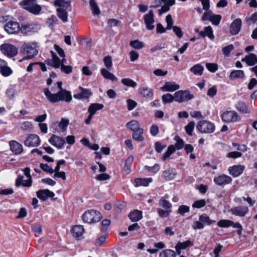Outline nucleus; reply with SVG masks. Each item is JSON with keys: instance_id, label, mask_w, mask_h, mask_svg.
Instances as JSON below:
<instances>
[{"instance_id": "nucleus-1", "label": "nucleus", "mask_w": 257, "mask_h": 257, "mask_svg": "<svg viewBox=\"0 0 257 257\" xmlns=\"http://www.w3.org/2000/svg\"><path fill=\"white\" fill-rule=\"evenodd\" d=\"M43 92L48 100L52 103L60 101L69 102L72 99L71 92L65 89L59 90L56 93H52L48 88H45L43 89Z\"/></svg>"}, {"instance_id": "nucleus-2", "label": "nucleus", "mask_w": 257, "mask_h": 257, "mask_svg": "<svg viewBox=\"0 0 257 257\" xmlns=\"http://www.w3.org/2000/svg\"><path fill=\"white\" fill-rule=\"evenodd\" d=\"M54 5L59 7L57 9L58 17L63 22H66L68 20V13L66 10L70 7V2H65L64 0H56L54 2Z\"/></svg>"}, {"instance_id": "nucleus-3", "label": "nucleus", "mask_w": 257, "mask_h": 257, "mask_svg": "<svg viewBox=\"0 0 257 257\" xmlns=\"http://www.w3.org/2000/svg\"><path fill=\"white\" fill-rule=\"evenodd\" d=\"M37 43L29 42L24 43L22 47L23 53L26 56L24 59H31L34 58L38 53Z\"/></svg>"}, {"instance_id": "nucleus-4", "label": "nucleus", "mask_w": 257, "mask_h": 257, "mask_svg": "<svg viewBox=\"0 0 257 257\" xmlns=\"http://www.w3.org/2000/svg\"><path fill=\"white\" fill-rule=\"evenodd\" d=\"M101 218V213L97 210H88L84 213L82 216L83 221L88 223L98 222Z\"/></svg>"}, {"instance_id": "nucleus-5", "label": "nucleus", "mask_w": 257, "mask_h": 257, "mask_svg": "<svg viewBox=\"0 0 257 257\" xmlns=\"http://www.w3.org/2000/svg\"><path fill=\"white\" fill-rule=\"evenodd\" d=\"M35 2L36 0H23L20 4L24 9L33 14L38 15L41 11V7L36 4Z\"/></svg>"}, {"instance_id": "nucleus-6", "label": "nucleus", "mask_w": 257, "mask_h": 257, "mask_svg": "<svg viewBox=\"0 0 257 257\" xmlns=\"http://www.w3.org/2000/svg\"><path fill=\"white\" fill-rule=\"evenodd\" d=\"M217 225L219 227L222 228H227L232 226L233 228L237 229L236 233L238 235H240L241 234L242 227L239 222H234L230 220L221 219L218 221Z\"/></svg>"}, {"instance_id": "nucleus-7", "label": "nucleus", "mask_w": 257, "mask_h": 257, "mask_svg": "<svg viewBox=\"0 0 257 257\" xmlns=\"http://www.w3.org/2000/svg\"><path fill=\"white\" fill-rule=\"evenodd\" d=\"M196 127L200 133L204 134H211L215 131L214 124L206 120L200 121Z\"/></svg>"}, {"instance_id": "nucleus-8", "label": "nucleus", "mask_w": 257, "mask_h": 257, "mask_svg": "<svg viewBox=\"0 0 257 257\" xmlns=\"http://www.w3.org/2000/svg\"><path fill=\"white\" fill-rule=\"evenodd\" d=\"M0 50L2 53L9 57H13L18 54V49L14 45L9 44H4L1 45Z\"/></svg>"}, {"instance_id": "nucleus-9", "label": "nucleus", "mask_w": 257, "mask_h": 257, "mask_svg": "<svg viewBox=\"0 0 257 257\" xmlns=\"http://www.w3.org/2000/svg\"><path fill=\"white\" fill-rule=\"evenodd\" d=\"M193 97L192 94L188 90H180L174 93L175 101L179 102L187 101Z\"/></svg>"}, {"instance_id": "nucleus-10", "label": "nucleus", "mask_w": 257, "mask_h": 257, "mask_svg": "<svg viewBox=\"0 0 257 257\" xmlns=\"http://www.w3.org/2000/svg\"><path fill=\"white\" fill-rule=\"evenodd\" d=\"M222 120L226 122H235L238 120V113L233 110H227L224 112L221 115Z\"/></svg>"}, {"instance_id": "nucleus-11", "label": "nucleus", "mask_w": 257, "mask_h": 257, "mask_svg": "<svg viewBox=\"0 0 257 257\" xmlns=\"http://www.w3.org/2000/svg\"><path fill=\"white\" fill-rule=\"evenodd\" d=\"M69 121L68 118H62L60 122H55L52 125V128L57 132H64L69 124Z\"/></svg>"}, {"instance_id": "nucleus-12", "label": "nucleus", "mask_w": 257, "mask_h": 257, "mask_svg": "<svg viewBox=\"0 0 257 257\" xmlns=\"http://www.w3.org/2000/svg\"><path fill=\"white\" fill-rule=\"evenodd\" d=\"M40 139L36 134L29 135L24 142V145L29 147H38L40 144Z\"/></svg>"}, {"instance_id": "nucleus-13", "label": "nucleus", "mask_w": 257, "mask_h": 257, "mask_svg": "<svg viewBox=\"0 0 257 257\" xmlns=\"http://www.w3.org/2000/svg\"><path fill=\"white\" fill-rule=\"evenodd\" d=\"M49 142L53 146L59 149H61L63 148L64 144H65V139L55 135H52L49 140Z\"/></svg>"}, {"instance_id": "nucleus-14", "label": "nucleus", "mask_w": 257, "mask_h": 257, "mask_svg": "<svg viewBox=\"0 0 257 257\" xmlns=\"http://www.w3.org/2000/svg\"><path fill=\"white\" fill-rule=\"evenodd\" d=\"M144 19L147 29L149 30L154 29L155 27L153 24L155 20L154 19V13L152 10H150L148 14L144 16Z\"/></svg>"}, {"instance_id": "nucleus-15", "label": "nucleus", "mask_w": 257, "mask_h": 257, "mask_svg": "<svg viewBox=\"0 0 257 257\" xmlns=\"http://www.w3.org/2000/svg\"><path fill=\"white\" fill-rule=\"evenodd\" d=\"M242 26V22L240 19L237 18L231 23L229 27L230 33L233 35L238 34Z\"/></svg>"}, {"instance_id": "nucleus-16", "label": "nucleus", "mask_w": 257, "mask_h": 257, "mask_svg": "<svg viewBox=\"0 0 257 257\" xmlns=\"http://www.w3.org/2000/svg\"><path fill=\"white\" fill-rule=\"evenodd\" d=\"M55 194L48 189L39 190L37 192V197L43 201L47 200L49 198H51L52 200H55V199L53 198Z\"/></svg>"}, {"instance_id": "nucleus-17", "label": "nucleus", "mask_w": 257, "mask_h": 257, "mask_svg": "<svg viewBox=\"0 0 257 257\" xmlns=\"http://www.w3.org/2000/svg\"><path fill=\"white\" fill-rule=\"evenodd\" d=\"M5 29L9 34H15L20 30V24L16 22L10 21L5 25Z\"/></svg>"}, {"instance_id": "nucleus-18", "label": "nucleus", "mask_w": 257, "mask_h": 257, "mask_svg": "<svg viewBox=\"0 0 257 257\" xmlns=\"http://www.w3.org/2000/svg\"><path fill=\"white\" fill-rule=\"evenodd\" d=\"M232 178L227 175L222 174L214 178V182L218 185H226L232 182Z\"/></svg>"}, {"instance_id": "nucleus-19", "label": "nucleus", "mask_w": 257, "mask_h": 257, "mask_svg": "<svg viewBox=\"0 0 257 257\" xmlns=\"http://www.w3.org/2000/svg\"><path fill=\"white\" fill-rule=\"evenodd\" d=\"M244 169L243 166L238 165H234L228 169L229 173L234 177H236L241 174Z\"/></svg>"}, {"instance_id": "nucleus-20", "label": "nucleus", "mask_w": 257, "mask_h": 257, "mask_svg": "<svg viewBox=\"0 0 257 257\" xmlns=\"http://www.w3.org/2000/svg\"><path fill=\"white\" fill-rule=\"evenodd\" d=\"M11 150L16 155L20 154L23 152L22 145L15 141H11L9 142Z\"/></svg>"}, {"instance_id": "nucleus-21", "label": "nucleus", "mask_w": 257, "mask_h": 257, "mask_svg": "<svg viewBox=\"0 0 257 257\" xmlns=\"http://www.w3.org/2000/svg\"><path fill=\"white\" fill-rule=\"evenodd\" d=\"M179 85L176 84L175 82H166L161 89L163 91H174L179 88Z\"/></svg>"}, {"instance_id": "nucleus-22", "label": "nucleus", "mask_w": 257, "mask_h": 257, "mask_svg": "<svg viewBox=\"0 0 257 257\" xmlns=\"http://www.w3.org/2000/svg\"><path fill=\"white\" fill-rule=\"evenodd\" d=\"M177 175L175 169H168L163 172L162 177L166 181H170L175 178Z\"/></svg>"}, {"instance_id": "nucleus-23", "label": "nucleus", "mask_w": 257, "mask_h": 257, "mask_svg": "<svg viewBox=\"0 0 257 257\" xmlns=\"http://www.w3.org/2000/svg\"><path fill=\"white\" fill-rule=\"evenodd\" d=\"M143 213L140 210H134L128 215L130 219L133 222H137L140 220L143 217Z\"/></svg>"}, {"instance_id": "nucleus-24", "label": "nucleus", "mask_w": 257, "mask_h": 257, "mask_svg": "<svg viewBox=\"0 0 257 257\" xmlns=\"http://www.w3.org/2000/svg\"><path fill=\"white\" fill-rule=\"evenodd\" d=\"M257 56L253 53H250L241 59L242 62H245L248 66H253L256 62Z\"/></svg>"}, {"instance_id": "nucleus-25", "label": "nucleus", "mask_w": 257, "mask_h": 257, "mask_svg": "<svg viewBox=\"0 0 257 257\" xmlns=\"http://www.w3.org/2000/svg\"><path fill=\"white\" fill-rule=\"evenodd\" d=\"M51 54L52 56V60L48 61L47 64L53 66L55 68H58L61 64V60L53 51H51Z\"/></svg>"}, {"instance_id": "nucleus-26", "label": "nucleus", "mask_w": 257, "mask_h": 257, "mask_svg": "<svg viewBox=\"0 0 257 257\" xmlns=\"http://www.w3.org/2000/svg\"><path fill=\"white\" fill-rule=\"evenodd\" d=\"M84 231V229L83 226L80 225H74L71 230V233L75 237L81 236L83 234Z\"/></svg>"}, {"instance_id": "nucleus-27", "label": "nucleus", "mask_w": 257, "mask_h": 257, "mask_svg": "<svg viewBox=\"0 0 257 257\" xmlns=\"http://www.w3.org/2000/svg\"><path fill=\"white\" fill-rule=\"evenodd\" d=\"M0 67V72L5 77H8L13 73L12 69L8 66L7 62L5 61V64Z\"/></svg>"}, {"instance_id": "nucleus-28", "label": "nucleus", "mask_w": 257, "mask_h": 257, "mask_svg": "<svg viewBox=\"0 0 257 257\" xmlns=\"http://www.w3.org/2000/svg\"><path fill=\"white\" fill-rule=\"evenodd\" d=\"M193 244L190 240H187L184 242H178L175 246V248L178 253L180 254L181 253V249H185L189 246H192Z\"/></svg>"}, {"instance_id": "nucleus-29", "label": "nucleus", "mask_w": 257, "mask_h": 257, "mask_svg": "<svg viewBox=\"0 0 257 257\" xmlns=\"http://www.w3.org/2000/svg\"><path fill=\"white\" fill-rule=\"evenodd\" d=\"M244 77V73L242 70H236L232 71L229 76L230 80H232L235 79H241Z\"/></svg>"}, {"instance_id": "nucleus-30", "label": "nucleus", "mask_w": 257, "mask_h": 257, "mask_svg": "<svg viewBox=\"0 0 257 257\" xmlns=\"http://www.w3.org/2000/svg\"><path fill=\"white\" fill-rule=\"evenodd\" d=\"M100 73L102 76L106 79H109L112 81H116L117 80V78L114 74L104 68L101 69Z\"/></svg>"}, {"instance_id": "nucleus-31", "label": "nucleus", "mask_w": 257, "mask_h": 257, "mask_svg": "<svg viewBox=\"0 0 257 257\" xmlns=\"http://www.w3.org/2000/svg\"><path fill=\"white\" fill-rule=\"evenodd\" d=\"M139 92L143 96L149 98H152L154 94L153 89L148 87L140 88Z\"/></svg>"}, {"instance_id": "nucleus-32", "label": "nucleus", "mask_w": 257, "mask_h": 257, "mask_svg": "<svg viewBox=\"0 0 257 257\" xmlns=\"http://www.w3.org/2000/svg\"><path fill=\"white\" fill-rule=\"evenodd\" d=\"M152 181V178H136L135 179V183L136 186H147Z\"/></svg>"}, {"instance_id": "nucleus-33", "label": "nucleus", "mask_w": 257, "mask_h": 257, "mask_svg": "<svg viewBox=\"0 0 257 257\" xmlns=\"http://www.w3.org/2000/svg\"><path fill=\"white\" fill-rule=\"evenodd\" d=\"M204 67L200 64H197L194 65L190 69V71L194 74L201 76L203 74Z\"/></svg>"}, {"instance_id": "nucleus-34", "label": "nucleus", "mask_w": 257, "mask_h": 257, "mask_svg": "<svg viewBox=\"0 0 257 257\" xmlns=\"http://www.w3.org/2000/svg\"><path fill=\"white\" fill-rule=\"evenodd\" d=\"M104 105L102 104L97 103H93L88 107V112L94 115L97 110L102 109Z\"/></svg>"}, {"instance_id": "nucleus-35", "label": "nucleus", "mask_w": 257, "mask_h": 257, "mask_svg": "<svg viewBox=\"0 0 257 257\" xmlns=\"http://www.w3.org/2000/svg\"><path fill=\"white\" fill-rule=\"evenodd\" d=\"M143 130L140 128L137 131L133 132L132 137L134 140L138 142H143L144 140V138L143 136Z\"/></svg>"}, {"instance_id": "nucleus-36", "label": "nucleus", "mask_w": 257, "mask_h": 257, "mask_svg": "<svg viewBox=\"0 0 257 257\" xmlns=\"http://www.w3.org/2000/svg\"><path fill=\"white\" fill-rule=\"evenodd\" d=\"M126 127L133 132L140 129V125L139 122L136 120H132L126 124Z\"/></svg>"}, {"instance_id": "nucleus-37", "label": "nucleus", "mask_w": 257, "mask_h": 257, "mask_svg": "<svg viewBox=\"0 0 257 257\" xmlns=\"http://www.w3.org/2000/svg\"><path fill=\"white\" fill-rule=\"evenodd\" d=\"M236 108L240 112L243 113H248L247 106L243 101H239L235 104Z\"/></svg>"}, {"instance_id": "nucleus-38", "label": "nucleus", "mask_w": 257, "mask_h": 257, "mask_svg": "<svg viewBox=\"0 0 257 257\" xmlns=\"http://www.w3.org/2000/svg\"><path fill=\"white\" fill-rule=\"evenodd\" d=\"M24 172L25 175L28 178L27 180V183H25L23 184V186L25 187H30L32 185V177L30 175V169L28 167H27L24 169Z\"/></svg>"}, {"instance_id": "nucleus-39", "label": "nucleus", "mask_w": 257, "mask_h": 257, "mask_svg": "<svg viewBox=\"0 0 257 257\" xmlns=\"http://www.w3.org/2000/svg\"><path fill=\"white\" fill-rule=\"evenodd\" d=\"M91 10L92 11V13L94 15H98L100 13V11L98 7V6L95 2V0H90L89 2Z\"/></svg>"}, {"instance_id": "nucleus-40", "label": "nucleus", "mask_w": 257, "mask_h": 257, "mask_svg": "<svg viewBox=\"0 0 257 257\" xmlns=\"http://www.w3.org/2000/svg\"><path fill=\"white\" fill-rule=\"evenodd\" d=\"M176 253L172 249H165L160 252V257H176Z\"/></svg>"}, {"instance_id": "nucleus-41", "label": "nucleus", "mask_w": 257, "mask_h": 257, "mask_svg": "<svg viewBox=\"0 0 257 257\" xmlns=\"http://www.w3.org/2000/svg\"><path fill=\"white\" fill-rule=\"evenodd\" d=\"M176 150V148L173 145H170L168 147L167 151L164 154L162 157L163 161L168 159Z\"/></svg>"}, {"instance_id": "nucleus-42", "label": "nucleus", "mask_w": 257, "mask_h": 257, "mask_svg": "<svg viewBox=\"0 0 257 257\" xmlns=\"http://www.w3.org/2000/svg\"><path fill=\"white\" fill-rule=\"evenodd\" d=\"M121 83L125 86L135 88L137 86V83L130 78H123L121 80Z\"/></svg>"}, {"instance_id": "nucleus-43", "label": "nucleus", "mask_w": 257, "mask_h": 257, "mask_svg": "<svg viewBox=\"0 0 257 257\" xmlns=\"http://www.w3.org/2000/svg\"><path fill=\"white\" fill-rule=\"evenodd\" d=\"M130 45L132 47L136 49H141L144 47V43L138 40L131 41Z\"/></svg>"}, {"instance_id": "nucleus-44", "label": "nucleus", "mask_w": 257, "mask_h": 257, "mask_svg": "<svg viewBox=\"0 0 257 257\" xmlns=\"http://www.w3.org/2000/svg\"><path fill=\"white\" fill-rule=\"evenodd\" d=\"M199 220L201 221L203 224L205 223L207 225H210L215 222V220H211L209 217L205 214L200 215Z\"/></svg>"}, {"instance_id": "nucleus-45", "label": "nucleus", "mask_w": 257, "mask_h": 257, "mask_svg": "<svg viewBox=\"0 0 257 257\" xmlns=\"http://www.w3.org/2000/svg\"><path fill=\"white\" fill-rule=\"evenodd\" d=\"M162 99V101L164 104L171 103L175 100L174 95L173 96L170 93H167L163 95Z\"/></svg>"}, {"instance_id": "nucleus-46", "label": "nucleus", "mask_w": 257, "mask_h": 257, "mask_svg": "<svg viewBox=\"0 0 257 257\" xmlns=\"http://www.w3.org/2000/svg\"><path fill=\"white\" fill-rule=\"evenodd\" d=\"M34 28V27L32 25H24L22 26L20 30L22 33L27 34L31 32Z\"/></svg>"}, {"instance_id": "nucleus-47", "label": "nucleus", "mask_w": 257, "mask_h": 257, "mask_svg": "<svg viewBox=\"0 0 257 257\" xmlns=\"http://www.w3.org/2000/svg\"><path fill=\"white\" fill-rule=\"evenodd\" d=\"M195 123L194 121H191L188 124L185 126V130L186 131V133L189 136L192 135V132L194 130Z\"/></svg>"}, {"instance_id": "nucleus-48", "label": "nucleus", "mask_w": 257, "mask_h": 257, "mask_svg": "<svg viewBox=\"0 0 257 257\" xmlns=\"http://www.w3.org/2000/svg\"><path fill=\"white\" fill-rule=\"evenodd\" d=\"M79 88L84 98H88L92 95V93L89 89L84 88L81 86H80Z\"/></svg>"}, {"instance_id": "nucleus-49", "label": "nucleus", "mask_w": 257, "mask_h": 257, "mask_svg": "<svg viewBox=\"0 0 257 257\" xmlns=\"http://www.w3.org/2000/svg\"><path fill=\"white\" fill-rule=\"evenodd\" d=\"M58 19L55 16L52 15L47 20V24L50 28H52L54 24H57Z\"/></svg>"}, {"instance_id": "nucleus-50", "label": "nucleus", "mask_w": 257, "mask_h": 257, "mask_svg": "<svg viewBox=\"0 0 257 257\" xmlns=\"http://www.w3.org/2000/svg\"><path fill=\"white\" fill-rule=\"evenodd\" d=\"M221 19V16L220 15H214L212 16L210 20L213 25L217 26L220 23Z\"/></svg>"}, {"instance_id": "nucleus-51", "label": "nucleus", "mask_w": 257, "mask_h": 257, "mask_svg": "<svg viewBox=\"0 0 257 257\" xmlns=\"http://www.w3.org/2000/svg\"><path fill=\"white\" fill-rule=\"evenodd\" d=\"M160 168V167L158 164H155L153 167H149L148 166H145V169L146 170L154 173H157L159 171Z\"/></svg>"}, {"instance_id": "nucleus-52", "label": "nucleus", "mask_w": 257, "mask_h": 257, "mask_svg": "<svg viewBox=\"0 0 257 257\" xmlns=\"http://www.w3.org/2000/svg\"><path fill=\"white\" fill-rule=\"evenodd\" d=\"M204 31L207 36L211 40L214 38V36L213 34V31L211 26L205 27L204 29Z\"/></svg>"}, {"instance_id": "nucleus-53", "label": "nucleus", "mask_w": 257, "mask_h": 257, "mask_svg": "<svg viewBox=\"0 0 257 257\" xmlns=\"http://www.w3.org/2000/svg\"><path fill=\"white\" fill-rule=\"evenodd\" d=\"M33 128V124L28 121H24L21 125V128L24 131L31 130Z\"/></svg>"}, {"instance_id": "nucleus-54", "label": "nucleus", "mask_w": 257, "mask_h": 257, "mask_svg": "<svg viewBox=\"0 0 257 257\" xmlns=\"http://www.w3.org/2000/svg\"><path fill=\"white\" fill-rule=\"evenodd\" d=\"M176 143L175 144V147L177 150H180L184 147V142L182 139L177 136L175 137Z\"/></svg>"}, {"instance_id": "nucleus-55", "label": "nucleus", "mask_w": 257, "mask_h": 257, "mask_svg": "<svg viewBox=\"0 0 257 257\" xmlns=\"http://www.w3.org/2000/svg\"><path fill=\"white\" fill-rule=\"evenodd\" d=\"M234 46L233 45L230 44L227 46L223 47L222 49L223 54L227 57L229 56L230 52L233 49Z\"/></svg>"}, {"instance_id": "nucleus-56", "label": "nucleus", "mask_w": 257, "mask_h": 257, "mask_svg": "<svg viewBox=\"0 0 257 257\" xmlns=\"http://www.w3.org/2000/svg\"><path fill=\"white\" fill-rule=\"evenodd\" d=\"M103 62L105 66V67L108 69H110L112 67V59L110 56H106L103 58Z\"/></svg>"}, {"instance_id": "nucleus-57", "label": "nucleus", "mask_w": 257, "mask_h": 257, "mask_svg": "<svg viewBox=\"0 0 257 257\" xmlns=\"http://www.w3.org/2000/svg\"><path fill=\"white\" fill-rule=\"evenodd\" d=\"M111 221L109 219H104L101 222V230L102 232H105L107 230L108 226L110 225Z\"/></svg>"}, {"instance_id": "nucleus-58", "label": "nucleus", "mask_w": 257, "mask_h": 257, "mask_svg": "<svg viewBox=\"0 0 257 257\" xmlns=\"http://www.w3.org/2000/svg\"><path fill=\"white\" fill-rule=\"evenodd\" d=\"M40 166L41 169L46 172L49 173L51 174H52L54 172V170L49 167L47 164L41 163Z\"/></svg>"}, {"instance_id": "nucleus-59", "label": "nucleus", "mask_w": 257, "mask_h": 257, "mask_svg": "<svg viewBox=\"0 0 257 257\" xmlns=\"http://www.w3.org/2000/svg\"><path fill=\"white\" fill-rule=\"evenodd\" d=\"M207 69L211 72H215L218 69V65L216 63H206Z\"/></svg>"}, {"instance_id": "nucleus-60", "label": "nucleus", "mask_w": 257, "mask_h": 257, "mask_svg": "<svg viewBox=\"0 0 257 257\" xmlns=\"http://www.w3.org/2000/svg\"><path fill=\"white\" fill-rule=\"evenodd\" d=\"M166 21L167 24V26L166 29L167 30H170L173 29L174 27L173 25V21L172 18V16L171 15H168L166 17Z\"/></svg>"}, {"instance_id": "nucleus-61", "label": "nucleus", "mask_w": 257, "mask_h": 257, "mask_svg": "<svg viewBox=\"0 0 257 257\" xmlns=\"http://www.w3.org/2000/svg\"><path fill=\"white\" fill-rule=\"evenodd\" d=\"M232 214L242 217L245 216L248 210H230Z\"/></svg>"}, {"instance_id": "nucleus-62", "label": "nucleus", "mask_w": 257, "mask_h": 257, "mask_svg": "<svg viewBox=\"0 0 257 257\" xmlns=\"http://www.w3.org/2000/svg\"><path fill=\"white\" fill-rule=\"evenodd\" d=\"M173 31L175 33V35L179 38H181L183 36V32H182L181 29L177 26H174L173 27Z\"/></svg>"}, {"instance_id": "nucleus-63", "label": "nucleus", "mask_w": 257, "mask_h": 257, "mask_svg": "<svg viewBox=\"0 0 257 257\" xmlns=\"http://www.w3.org/2000/svg\"><path fill=\"white\" fill-rule=\"evenodd\" d=\"M205 205V201L204 200L202 199L200 200L196 201L192 204V207L193 208H201L204 206Z\"/></svg>"}, {"instance_id": "nucleus-64", "label": "nucleus", "mask_w": 257, "mask_h": 257, "mask_svg": "<svg viewBox=\"0 0 257 257\" xmlns=\"http://www.w3.org/2000/svg\"><path fill=\"white\" fill-rule=\"evenodd\" d=\"M160 204L162 207L166 209H170L172 207L171 203L168 201L163 198L160 200Z\"/></svg>"}]
</instances>
